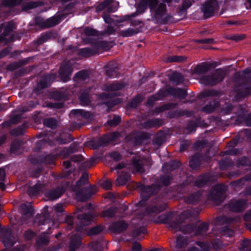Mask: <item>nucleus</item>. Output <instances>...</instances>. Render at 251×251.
<instances>
[{"label": "nucleus", "instance_id": "f704fd0d", "mask_svg": "<svg viewBox=\"0 0 251 251\" xmlns=\"http://www.w3.org/2000/svg\"><path fill=\"white\" fill-rule=\"evenodd\" d=\"M164 95V92L162 91V89L160 90L157 93L149 98L147 101V104L151 105L155 101L162 100L165 97V95Z\"/></svg>", "mask_w": 251, "mask_h": 251}, {"label": "nucleus", "instance_id": "c9c22d12", "mask_svg": "<svg viewBox=\"0 0 251 251\" xmlns=\"http://www.w3.org/2000/svg\"><path fill=\"white\" fill-rule=\"evenodd\" d=\"M164 95V92L162 91V89L160 90L157 93L149 98L147 101V104L151 105L155 101L162 100L165 97V95Z\"/></svg>", "mask_w": 251, "mask_h": 251}, {"label": "nucleus", "instance_id": "5701e85b", "mask_svg": "<svg viewBox=\"0 0 251 251\" xmlns=\"http://www.w3.org/2000/svg\"><path fill=\"white\" fill-rule=\"evenodd\" d=\"M202 191H199L196 193L192 194L190 196L185 199V201L189 204H195L202 200L203 195L201 194Z\"/></svg>", "mask_w": 251, "mask_h": 251}, {"label": "nucleus", "instance_id": "774afa93", "mask_svg": "<svg viewBox=\"0 0 251 251\" xmlns=\"http://www.w3.org/2000/svg\"><path fill=\"white\" fill-rule=\"evenodd\" d=\"M88 72L86 70H83L76 73L75 76V77L84 80L88 77Z\"/></svg>", "mask_w": 251, "mask_h": 251}, {"label": "nucleus", "instance_id": "bf43d9fd", "mask_svg": "<svg viewBox=\"0 0 251 251\" xmlns=\"http://www.w3.org/2000/svg\"><path fill=\"white\" fill-rule=\"evenodd\" d=\"M186 59V57L184 56H171L167 58V62H182Z\"/></svg>", "mask_w": 251, "mask_h": 251}, {"label": "nucleus", "instance_id": "4d7b16f0", "mask_svg": "<svg viewBox=\"0 0 251 251\" xmlns=\"http://www.w3.org/2000/svg\"><path fill=\"white\" fill-rule=\"evenodd\" d=\"M176 105H177L176 103H173L166 104L161 107L156 108L155 109V112L156 114H158L164 110H168L171 108H173Z\"/></svg>", "mask_w": 251, "mask_h": 251}, {"label": "nucleus", "instance_id": "f3484780", "mask_svg": "<svg viewBox=\"0 0 251 251\" xmlns=\"http://www.w3.org/2000/svg\"><path fill=\"white\" fill-rule=\"evenodd\" d=\"M91 44L95 50H97V53L100 51H107L112 47L111 44L107 42L97 40L92 41Z\"/></svg>", "mask_w": 251, "mask_h": 251}, {"label": "nucleus", "instance_id": "603ef678", "mask_svg": "<svg viewBox=\"0 0 251 251\" xmlns=\"http://www.w3.org/2000/svg\"><path fill=\"white\" fill-rule=\"evenodd\" d=\"M247 180H251V174L240 179L232 181L231 184L234 186H240L244 184Z\"/></svg>", "mask_w": 251, "mask_h": 251}, {"label": "nucleus", "instance_id": "dca6fc26", "mask_svg": "<svg viewBox=\"0 0 251 251\" xmlns=\"http://www.w3.org/2000/svg\"><path fill=\"white\" fill-rule=\"evenodd\" d=\"M162 91L164 92L165 97L169 95L173 96L175 97L183 99L185 98L187 94L185 90L180 88H174L172 87H169L167 89H162Z\"/></svg>", "mask_w": 251, "mask_h": 251}, {"label": "nucleus", "instance_id": "a19ab883", "mask_svg": "<svg viewBox=\"0 0 251 251\" xmlns=\"http://www.w3.org/2000/svg\"><path fill=\"white\" fill-rule=\"evenodd\" d=\"M49 241L50 239L48 235L43 233L38 237L36 240V246L38 248H39L42 246L47 245L49 243Z\"/></svg>", "mask_w": 251, "mask_h": 251}, {"label": "nucleus", "instance_id": "7c9ffc66", "mask_svg": "<svg viewBox=\"0 0 251 251\" xmlns=\"http://www.w3.org/2000/svg\"><path fill=\"white\" fill-rule=\"evenodd\" d=\"M118 67L114 62H110L108 65V69L106 71V74L110 77H115L118 76Z\"/></svg>", "mask_w": 251, "mask_h": 251}, {"label": "nucleus", "instance_id": "864d4df0", "mask_svg": "<svg viewBox=\"0 0 251 251\" xmlns=\"http://www.w3.org/2000/svg\"><path fill=\"white\" fill-rule=\"evenodd\" d=\"M117 211V208L115 207H111L106 210L103 211L101 215V217L112 218L113 217Z\"/></svg>", "mask_w": 251, "mask_h": 251}, {"label": "nucleus", "instance_id": "cd10ccee", "mask_svg": "<svg viewBox=\"0 0 251 251\" xmlns=\"http://www.w3.org/2000/svg\"><path fill=\"white\" fill-rule=\"evenodd\" d=\"M71 114L79 119L80 117L85 119H90L93 117V115L89 112L85 111L81 109H74L71 111Z\"/></svg>", "mask_w": 251, "mask_h": 251}, {"label": "nucleus", "instance_id": "1a4fd4ad", "mask_svg": "<svg viewBox=\"0 0 251 251\" xmlns=\"http://www.w3.org/2000/svg\"><path fill=\"white\" fill-rule=\"evenodd\" d=\"M60 21L59 16L53 17L46 20L41 17H37L35 20V24L42 28H47L57 25Z\"/></svg>", "mask_w": 251, "mask_h": 251}, {"label": "nucleus", "instance_id": "37998d69", "mask_svg": "<svg viewBox=\"0 0 251 251\" xmlns=\"http://www.w3.org/2000/svg\"><path fill=\"white\" fill-rule=\"evenodd\" d=\"M139 30L138 28L133 29L128 28L126 30H123L119 32L120 35L123 37H130L139 33Z\"/></svg>", "mask_w": 251, "mask_h": 251}, {"label": "nucleus", "instance_id": "4be33fe9", "mask_svg": "<svg viewBox=\"0 0 251 251\" xmlns=\"http://www.w3.org/2000/svg\"><path fill=\"white\" fill-rule=\"evenodd\" d=\"M212 65L208 62H202L198 64L194 69L193 72L196 74H204L212 68Z\"/></svg>", "mask_w": 251, "mask_h": 251}, {"label": "nucleus", "instance_id": "e2e57ef3", "mask_svg": "<svg viewBox=\"0 0 251 251\" xmlns=\"http://www.w3.org/2000/svg\"><path fill=\"white\" fill-rule=\"evenodd\" d=\"M147 232L146 228L144 226L140 227L133 230L132 235L134 237L140 236L141 234H144Z\"/></svg>", "mask_w": 251, "mask_h": 251}, {"label": "nucleus", "instance_id": "c85d7f7f", "mask_svg": "<svg viewBox=\"0 0 251 251\" xmlns=\"http://www.w3.org/2000/svg\"><path fill=\"white\" fill-rule=\"evenodd\" d=\"M130 175L129 173L122 172L116 180V185L118 186L125 185L130 180Z\"/></svg>", "mask_w": 251, "mask_h": 251}, {"label": "nucleus", "instance_id": "de8ad7c7", "mask_svg": "<svg viewBox=\"0 0 251 251\" xmlns=\"http://www.w3.org/2000/svg\"><path fill=\"white\" fill-rule=\"evenodd\" d=\"M170 80L176 84H178L183 81L182 75L178 73L175 72L171 76Z\"/></svg>", "mask_w": 251, "mask_h": 251}, {"label": "nucleus", "instance_id": "052dcab7", "mask_svg": "<svg viewBox=\"0 0 251 251\" xmlns=\"http://www.w3.org/2000/svg\"><path fill=\"white\" fill-rule=\"evenodd\" d=\"M104 226L101 225L97 226L91 228L88 231V235H97L100 233L104 230Z\"/></svg>", "mask_w": 251, "mask_h": 251}, {"label": "nucleus", "instance_id": "b1692460", "mask_svg": "<svg viewBox=\"0 0 251 251\" xmlns=\"http://www.w3.org/2000/svg\"><path fill=\"white\" fill-rule=\"evenodd\" d=\"M55 77L56 75L55 74H49L44 76L38 84L39 86L41 88L48 87Z\"/></svg>", "mask_w": 251, "mask_h": 251}, {"label": "nucleus", "instance_id": "0e129e2a", "mask_svg": "<svg viewBox=\"0 0 251 251\" xmlns=\"http://www.w3.org/2000/svg\"><path fill=\"white\" fill-rule=\"evenodd\" d=\"M84 34L86 36H97L98 35V31L90 27H86L83 31Z\"/></svg>", "mask_w": 251, "mask_h": 251}, {"label": "nucleus", "instance_id": "49530a36", "mask_svg": "<svg viewBox=\"0 0 251 251\" xmlns=\"http://www.w3.org/2000/svg\"><path fill=\"white\" fill-rule=\"evenodd\" d=\"M43 123L45 126L51 128H55L57 126V121L52 118L45 119Z\"/></svg>", "mask_w": 251, "mask_h": 251}, {"label": "nucleus", "instance_id": "72a5a7b5", "mask_svg": "<svg viewBox=\"0 0 251 251\" xmlns=\"http://www.w3.org/2000/svg\"><path fill=\"white\" fill-rule=\"evenodd\" d=\"M91 48H86L80 50L78 54L84 57H90L92 55L97 54V50H95L93 45Z\"/></svg>", "mask_w": 251, "mask_h": 251}, {"label": "nucleus", "instance_id": "393cba45", "mask_svg": "<svg viewBox=\"0 0 251 251\" xmlns=\"http://www.w3.org/2000/svg\"><path fill=\"white\" fill-rule=\"evenodd\" d=\"M127 227V224L124 221H119L113 223L110 227V230L115 233H120Z\"/></svg>", "mask_w": 251, "mask_h": 251}, {"label": "nucleus", "instance_id": "4c0bfd02", "mask_svg": "<svg viewBox=\"0 0 251 251\" xmlns=\"http://www.w3.org/2000/svg\"><path fill=\"white\" fill-rule=\"evenodd\" d=\"M202 157L199 153H197L192 156L190 161V166L193 169H197L201 164Z\"/></svg>", "mask_w": 251, "mask_h": 251}, {"label": "nucleus", "instance_id": "423d86ee", "mask_svg": "<svg viewBox=\"0 0 251 251\" xmlns=\"http://www.w3.org/2000/svg\"><path fill=\"white\" fill-rule=\"evenodd\" d=\"M77 218L79 220V224L76 226V230L83 232L85 229V226L89 225L93 221L94 216L91 213H83L78 214Z\"/></svg>", "mask_w": 251, "mask_h": 251}, {"label": "nucleus", "instance_id": "6e6d98bb", "mask_svg": "<svg viewBox=\"0 0 251 251\" xmlns=\"http://www.w3.org/2000/svg\"><path fill=\"white\" fill-rule=\"evenodd\" d=\"M79 100L81 105H88L90 103L89 95L87 93H83L79 97Z\"/></svg>", "mask_w": 251, "mask_h": 251}, {"label": "nucleus", "instance_id": "a211bd4d", "mask_svg": "<svg viewBox=\"0 0 251 251\" xmlns=\"http://www.w3.org/2000/svg\"><path fill=\"white\" fill-rule=\"evenodd\" d=\"M65 188L63 186H58L56 188L48 191L46 196L51 200H56L59 198L65 192Z\"/></svg>", "mask_w": 251, "mask_h": 251}, {"label": "nucleus", "instance_id": "412c9836", "mask_svg": "<svg viewBox=\"0 0 251 251\" xmlns=\"http://www.w3.org/2000/svg\"><path fill=\"white\" fill-rule=\"evenodd\" d=\"M46 188V185L45 184H42L39 182L37 183L32 187L29 188L28 193L29 196H36L43 192Z\"/></svg>", "mask_w": 251, "mask_h": 251}, {"label": "nucleus", "instance_id": "ddd939ff", "mask_svg": "<svg viewBox=\"0 0 251 251\" xmlns=\"http://www.w3.org/2000/svg\"><path fill=\"white\" fill-rule=\"evenodd\" d=\"M3 32L0 35V42H4L5 44L13 42L14 37L13 35H10L8 38L7 36L12 32L14 28V24L11 22L3 23Z\"/></svg>", "mask_w": 251, "mask_h": 251}, {"label": "nucleus", "instance_id": "20e7f679", "mask_svg": "<svg viewBox=\"0 0 251 251\" xmlns=\"http://www.w3.org/2000/svg\"><path fill=\"white\" fill-rule=\"evenodd\" d=\"M225 72L221 70H216L211 75L202 77L201 80L206 85L213 86L223 80Z\"/></svg>", "mask_w": 251, "mask_h": 251}, {"label": "nucleus", "instance_id": "6e6552de", "mask_svg": "<svg viewBox=\"0 0 251 251\" xmlns=\"http://www.w3.org/2000/svg\"><path fill=\"white\" fill-rule=\"evenodd\" d=\"M149 138V134L146 132L134 131L128 134L125 138L126 141H131L135 145H141L144 140Z\"/></svg>", "mask_w": 251, "mask_h": 251}, {"label": "nucleus", "instance_id": "5fc2aeb1", "mask_svg": "<svg viewBox=\"0 0 251 251\" xmlns=\"http://www.w3.org/2000/svg\"><path fill=\"white\" fill-rule=\"evenodd\" d=\"M236 165L238 167L240 166L250 167L251 166V162L247 157H242L237 160Z\"/></svg>", "mask_w": 251, "mask_h": 251}, {"label": "nucleus", "instance_id": "a878e982", "mask_svg": "<svg viewBox=\"0 0 251 251\" xmlns=\"http://www.w3.org/2000/svg\"><path fill=\"white\" fill-rule=\"evenodd\" d=\"M81 238L79 235L76 234L71 237L69 251H75L80 245Z\"/></svg>", "mask_w": 251, "mask_h": 251}, {"label": "nucleus", "instance_id": "f8f14e48", "mask_svg": "<svg viewBox=\"0 0 251 251\" xmlns=\"http://www.w3.org/2000/svg\"><path fill=\"white\" fill-rule=\"evenodd\" d=\"M247 201L245 200H231L227 204L229 211L234 212H241L246 208Z\"/></svg>", "mask_w": 251, "mask_h": 251}, {"label": "nucleus", "instance_id": "3c124183", "mask_svg": "<svg viewBox=\"0 0 251 251\" xmlns=\"http://www.w3.org/2000/svg\"><path fill=\"white\" fill-rule=\"evenodd\" d=\"M191 5V3L189 0L184 1L178 11V14L180 15H185L186 14L187 9L190 7Z\"/></svg>", "mask_w": 251, "mask_h": 251}, {"label": "nucleus", "instance_id": "4468645a", "mask_svg": "<svg viewBox=\"0 0 251 251\" xmlns=\"http://www.w3.org/2000/svg\"><path fill=\"white\" fill-rule=\"evenodd\" d=\"M234 77L236 83H243L245 84L251 81V68H247L242 72H239L234 74Z\"/></svg>", "mask_w": 251, "mask_h": 251}, {"label": "nucleus", "instance_id": "2f4dec72", "mask_svg": "<svg viewBox=\"0 0 251 251\" xmlns=\"http://www.w3.org/2000/svg\"><path fill=\"white\" fill-rule=\"evenodd\" d=\"M240 87L241 88L237 90L236 97L237 99L244 98L251 95V87H247L244 85H242Z\"/></svg>", "mask_w": 251, "mask_h": 251}, {"label": "nucleus", "instance_id": "aec40b11", "mask_svg": "<svg viewBox=\"0 0 251 251\" xmlns=\"http://www.w3.org/2000/svg\"><path fill=\"white\" fill-rule=\"evenodd\" d=\"M163 124L162 120L159 119H152L145 122L142 125V127L145 129L151 128H158Z\"/></svg>", "mask_w": 251, "mask_h": 251}, {"label": "nucleus", "instance_id": "bb28decb", "mask_svg": "<svg viewBox=\"0 0 251 251\" xmlns=\"http://www.w3.org/2000/svg\"><path fill=\"white\" fill-rule=\"evenodd\" d=\"M16 242V239L12 235V231L10 229L9 234H4L2 236V243L5 247L9 248L12 247Z\"/></svg>", "mask_w": 251, "mask_h": 251}, {"label": "nucleus", "instance_id": "13d9d810", "mask_svg": "<svg viewBox=\"0 0 251 251\" xmlns=\"http://www.w3.org/2000/svg\"><path fill=\"white\" fill-rule=\"evenodd\" d=\"M23 0H4L3 4L9 7H13L20 5Z\"/></svg>", "mask_w": 251, "mask_h": 251}, {"label": "nucleus", "instance_id": "f257e3e1", "mask_svg": "<svg viewBox=\"0 0 251 251\" xmlns=\"http://www.w3.org/2000/svg\"><path fill=\"white\" fill-rule=\"evenodd\" d=\"M148 7L150 8L153 17L162 24H166L172 19V16L169 15H167L165 19H162L167 13V6L165 3L159 2V0H139L137 11L143 13Z\"/></svg>", "mask_w": 251, "mask_h": 251}, {"label": "nucleus", "instance_id": "ea45409f", "mask_svg": "<svg viewBox=\"0 0 251 251\" xmlns=\"http://www.w3.org/2000/svg\"><path fill=\"white\" fill-rule=\"evenodd\" d=\"M209 225L206 223H202L196 229L195 235H203L205 234L208 229Z\"/></svg>", "mask_w": 251, "mask_h": 251}, {"label": "nucleus", "instance_id": "473e14b6", "mask_svg": "<svg viewBox=\"0 0 251 251\" xmlns=\"http://www.w3.org/2000/svg\"><path fill=\"white\" fill-rule=\"evenodd\" d=\"M120 136V133L118 132H113L104 136L101 139V143L100 146H103L104 144L109 143L111 141H114L116 138H118Z\"/></svg>", "mask_w": 251, "mask_h": 251}, {"label": "nucleus", "instance_id": "58836bf2", "mask_svg": "<svg viewBox=\"0 0 251 251\" xmlns=\"http://www.w3.org/2000/svg\"><path fill=\"white\" fill-rule=\"evenodd\" d=\"M210 180L209 176L208 174L200 176L195 181V185L198 187H203Z\"/></svg>", "mask_w": 251, "mask_h": 251}, {"label": "nucleus", "instance_id": "2eb2a0df", "mask_svg": "<svg viewBox=\"0 0 251 251\" xmlns=\"http://www.w3.org/2000/svg\"><path fill=\"white\" fill-rule=\"evenodd\" d=\"M144 160L143 158L136 157L133 159L130 166L127 167L129 169L133 174L139 173L142 174L145 172Z\"/></svg>", "mask_w": 251, "mask_h": 251}, {"label": "nucleus", "instance_id": "0eeeda50", "mask_svg": "<svg viewBox=\"0 0 251 251\" xmlns=\"http://www.w3.org/2000/svg\"><path fill=\"white\" fill-rule=\"evenodd\" d=\"M138 188L142 191L141 196L142 200L139 202L140 204H142L143 202H145L149 198L151 195L157 193L160 187L158 185H156L146 186L141 185L138 186Z\"/></svg>", "mask_w": 251, "mask_h": 251}, {"label": "nucleus", "instance_id": "79ce46f5", "mask_svg": "<svg viewBox=\"0 0 251 251\" xmlns=\"http://www.w3.org/2000/svg\"><path fill=\"white\" fill-rule=\"evenodd\" d=\"M20 209L21 213L25 216H31L32 215L33 210L30 204L27 205L25 203L22 204L20 205Z\"/></svg>", "mask_w": 251, "mask_h": 251}, {"label": "nucleus", "instance_id": "7ed1b4c3", "mask_svg": "<svg viewBox=\"0 0 251 251\" xmlns=\"http://www.w3.org/2000/svg\"><path fill=\"white\" fill-rule=\"evenodd\" d=\"M226 190V185L222 184H217L212 188L208 195L207 198L215 204H219L224 201L226 198L225 192Z\"/></svg>", "mask_w": 251, "mask_h": 251}, {"label": "nucleus", "instance_id": "c03bdc74", "mask_svg": "<svg viewBox=\"0 0 251 251\" xmlns=\"http://www.w3.org/2000/svg\"><path fill=\"white\" fill-rule=\"evenodd\" d=\"M239 218L236 217L235 218H229L226 216H220L217 218V221L219 224H230L234 222L235 221H239Z\"/></svg>", "mask_w": 251, "mask_h": 251}, {"label": "nucleus", "instance_id": "69168bd1", "mask_svg": "<svg viewBox=\"0 0 251 251\" xmlns=\"http://www.w3.org/2000/svg\"><path fill=\"white\" fill-rule=\"evenodd\" d=\"M112 2L111 0H106L103 2L100 3L96 7V12H100L107 7L110 3Z\"/></svg>", "mask_w": 251, "mask_h": 251}, {"label": "nucleus", "instance_id": "c756f323", "mask_svg": "<svg viewBox=\"0 0 251 251\" xmlns=\"http://www.w3.org/2000/svg\"><path fill=\"white\" fill-rule=\"evenodd\" d=\"M166 207V204L164 203H155L148 208L147 212L149 214L159 213L164 210Z\"/></svg>", "mask_w": 251, "mask_h": 251}, {"label": "nucleus", "instance_id": "09e8293b", "mask_svg": "<svg viewBox=\"0 0 251 251\" xmlns=\"http://www.w3.org/2000/svg\"><path fill=\"white\" fill-rule=\"evenodd\" d=\"M165 133L161 131H159L157 132L155 138L153 140V144L159 146L163 143Z\"/></svg>", "mask_w": 251, "mask_h": 251}, {"label": "nucleus", "instance_id": "f03ea898", "mask_svg": "<svg viewBox=\"0 0 251 251\" xmlns=\"http://www.w3.org/2000/svg\"><path fill=\"white\" fill-rule=\"evenodd\" d=\"M160 217L161 218L160 222L169 224L170 228L175 232L180 231L185 234H189L194 230L195 227L192 224H188L184 226V222L182 220L171 222L170 221L171 215H162Z\"/></svg>", "mask_w": 251, "mask_h": 251}, {"label": "nucleus", "instance_id": "680f3d73", "mask_svg": "<svg viewBox=\"0 0 251 251\" xmlns=\"http://www.w3.org/2000/svg\"><path fill=\"white\" fill-rule=\"evenodd\" d=\"M39 2L38 1H30L23 5V9L24 10L32 9L39 6Z\"/></svg>", "mask_w": 251, "mask_h": 251}, {"label": "nucleus", "instance_id": "39448f33", "mask_svg": "<svg viewBox=\"0 0 251 251\" xmlns=\"http://www.w3.org/2000/svg\"><path fill=\"white\" fill-rule=\"evenodd\" d=\"M220 6L218 1L211 0L205 2L201 7V10L203 13L204 17L208 18L214 15L219 9Z\"/></svg>", "mask_w": 251, "mask_h": 251}, {"label": "nucleus", "instance_id": "e433bc0d", "mask_svg": "<svg viewBox=\"0 0 251 251\" xmlns=\"http://www.w3.org/2000/svg\"><path fill=\"white\" fill-rule=\"evenodd\" d=\"M189 243V242L186 237L179 235L176 238V248L177 249L185 248Z\"/></svg>", "mask_w": 251, "mask_h": 251}, {"label": "nucleus", "instance_id": "a18cd8bd", "mask_svg": "<svg viewBox=\"0 0 251 251\" xmlns=\"http://www.w3.org/2000/svg\"><path fill=\"white\" fill-rule=\"evenodd\" d=\"M21 142L19 141H14L11 146L10 152L11 153L18 154L21 152Z\"/></svg>", "mask_w": 251, "mask_h": 251}, {"label": "nucleus", "instance_id": "6ab92c4d", "mask_svg": "<svg viewBox=\"0 0 251 251\" xmlns=\"http://www.w3.org/2000/svg\"><path fill=\"white\" fill-rule=\"evenodd\" d=\"M126 84L123 82H115L112 83L105 84L103 86V90L107 92H114L121 90Z\"/></svg>", "mask_w": 251, "mask_h": 251}, {"label": "nucleus", "instance_id": "9d476101", "mask_svg": "<svg viewBox=\"0 0 251 251\" xmlns=\"http://www.w3.org/2000/svg\"><path fill=\"white\" fill-rule=\"evenodd\" d=\"M72 72L73 68L70 62H63L60 66L59 72V75L61 79L64 82H67L69 80Z\"/></svg>", "mask_w": 251, "mask_h": 251}, {"label": "nucleus", "instance_id": "338daca9", "mask_svg": "<svg viewBox=\"0 0 251 251\" xmlns=\"http://www.w3.org/2000/svg\"><path fill=\"white\" fill-rule=\"evenodd\" d=\"M172 180L173 177L170 176H165L160 177V182L165 186L170 185Z\"/></svg>", "mask_w": 251, "mask_h": 251}, {"label": "nucleus", "instance_id": "8fccbe9b", "mask_svg": "<svg viewBox=\"0 0 251 251\" xmlns=\"http://www.w3.org/2000/svg\"><path fill=\"white\" fill-rule=\"evenodd\" d=\"M88 175L86 173H84L82 175L79 180L76 183V187L79 189L80 187L84 185L88 182Z\"/></svg>", "mask_w": 251, "mask_h": 251}, {"label": "nucleus", "instance_id": "9b49d317", "mask_svg": "<svg viewBox=\"0 0 251 251\" xmlns=\"http://www.w3.org/2000/svg\"><path fill=\"white\" fill-rule=\"evenodd\" d=\"M97 191L98 189L95 185H91L89 187L82 188L80 191L77 192V198L80 201H85Z\"/></svg>", "mask_w": 251, "mask_h": 251}]
</instances>
